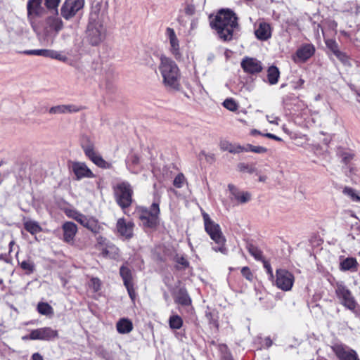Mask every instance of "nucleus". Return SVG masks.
Instances as JSON below:
<instances>
[{
	"label": "nucleus",
	"mask_w": 360,
	"mask_h": 360,
	"mask_svg": "<svg viewBox=\"0 0 360 360\" xmlns=\"http://www.w3.org/2000/svg\"><path fill=\"white\" fill-rule=\"evenodd\" d=\"M210 25L217 37L222 41H231L239 30L238 18L230 9H221L215 15H210Z\"/></svg>",
	"instance_id": "obj_1"
},
{
	"label": "nucleus",
	"mask_w": 360,
	"mask_h": 360,
	"mask_svg": "<svg viewBox=\"0 0 360 360\" xmlns=\"http://www.w3.org/2000/svg\"><path fill=\"white\" fill-rule=\"evenodd\" d=\"M60 1V0H28L27 3V18L34 32H38L37 19L44 16L46 8L54 9L57 12Z\"/></svg>",
	"instance_id": "obj_2"
},
{
	"label": "nucleus",
	"mask_w": 360,
	"mask_h": 360,
	"mask_svg": "<svg viewBox=\"0 0 360 360\" xmlns=\"http://www.w3.org/2000/svg\"><path fill=\"white\" fill-rule=\"evenodd\" d=\"M158 70L167 88L179 90L180 87V71L176 63L170 58L164 55L160 56Z\"/></svg>",
	"instance_id": "obj_3"
},
{
	"label": "nucleus",
	"mask_w": 360,
	"mask_h": 360,
	"mask_svg": "<svg viewBox=\"0 0 360 360\" xmlns=\"http://www.w3.org/2000/svg\"><path fill=\"white\" fill-rule=\"evenodd\" d=\"M160 196L158 192L154 193V201L149 208H141L139 212V219L146 231H154L160 223Z\"/></svg>",
	"instance_id": "obj_4"
},
{
	"label": "nucleus",
	"mask_w": 360,
	"mask_h": 360,
	"mask_svg": "<svg viewBox=\"0 0 360 360\" xmlns=\"http://www.w3.org/2000/svg\"><path fill=\"white\" fill-rule=\"evenodd\" d=\"M203 219L205 231L215 243V245L212 246L213 250L220 252L224 255L227 254V249L225 247L226 240L222 235L219 225L211 220L207 214H203Z\"/></svg>",
	"instance_id": "obj_5"
},
{
	"label": "nucleus",
	"mask_w": 360,
	"mask_h": 360,
	"mask_svg": "<svg viewBox=\"0 0 360 360\" xmlns=\"http://www.w3.org/2000/svg\"><path fill=\"white\" fill-rule=\"evenodd\" d=\"M106 30L102 22L93 18H90L86 30L85 40L91 46H96L101 44L105 39Z\"/></svg>",
	"instance_id": "obj_6"
},
{
	"label": "nucleus",
	"mask_w": 360,
	"mask_h": 360,
	"mask_svg": "<svg viewBox=\"0 0 360 360\" xmlns=\"http://www.w3.org/2000/svg\"><path fill=\"white\" fill-rule=\"evenodd\" d=\"M115 195L117 203L122 208L129 207L132 202L133 190L130 184L122 181L115 188Z\"/></svg>",
	"instance_id": "obj_7"
},
{
	"label": "nucleus",
	"mask_w": 360,
	"mask_h": 360,
	"mask_svg": "<svg viewBox=\"0 0 360 360\" xmlns=\"http://www.w3.org/2000/svg\"><path fill=\"white\" fill-rule=\"evenodd\" d=\"M63 28V22L57 15L47 17L43 25V34L47 40L53 39Z\"/></svg>",
	"instance_id": "obj_8"
},
{
	"label": "nucleus",
	"mask_w": 360,
	"mask_h": 360,
	"mask_svg": "<svg viewBox=\"0 0 360 360\" xmlns=\"http://www.w3.org/2000/svg\"><path fill=\"white\" fill-rule=\"evenodd\" d=\"M335 294L340 303L348 309L356 314V307L357 305L350 290L342 283H337L335 286Z\"/></svg>",
	"instance_id": "obj_9"
},
{
	"label": "nucleus",
	"mask_w": 360,
	"mask_h": 360,
	"mask_svg": "<svg viewBox=\"0 0 360 360\" xmlns=\"http://www.w3.org/2000/svg\"><path fill=\"white\" fill-rule=\"evenodd\" d=\"M82 148L86 156L91 160L96 166L102 169L112 168V164L105 161L101 155L95 150L94 146L91 141L82 143Z\"/></svg>",
	"instance_id": "obj_10"
},
{
	"label": "nucleus",
	"mask_w": 360,
	"mask_h": 360,
	"mask_svg": "<svg viewBox=\"0 0 360 360\" xmlns=\"http://www.w3.org/2000/svg\"><path fill=\"white\" fill-rule=\"evenodd\" d=\"M295 278L293 274L285 269H278L276 271L275 285L283 290L288 291L291 290Z\"/></svg>",
	"instance_id": "obj_11"
},
{
	"label": "nucleus",
	"mask_w": 360,
	"mask_h": 360,
	"mask_svg": "<svg viewBox=\"0 0 360 360\" xmlns=\"http://www.w3.org/2000/svg\"><path fill=\"white\" fill-rule=\"evenodd\" d=\"M84 5V0H65L60 8V14L65 20H70L79 13Z\"/></svg>",
	"instance_id": "obj_12"
},
{
	"label": "nucleus",
	"mask_w": 360,
	"mask_h": 360,
	"mask_svg": "<svg viewBox=\"0 0 360 360\" xmlns=\"http://www.w3.org/2000/svg\"><path fill=\"white\" fill-rule=\"evenodd\" d=\"M331 349L339 360H360L355 350L342 343H335Z\"/></svg>",
	"instance_id": "obj_13"
},
{
	"label": "nucleus",
	"mask_w": 360,
	"mask_h": 360,
	"mask_svg": "<svg viewBox=\"0 0 360 360\" xmlns=\"http://www.w3.org/2000/svg\"><path fill=\"white\" fill-rule=\"evenodd\" d=\"M120 274L122 278L124 285L127 288L129 297L132 301H134L136 298V294L134 287L131 270L129 267L122 265L120 268Z\"/></svg>",
	"instance_id": "obj_14"
},
{
	"label": "nucleus",
	"mask_w": 360,
	"mask_h": 360,
	"mask_svg": "<svg viewBox=\"0 0 360 360\" xmlns=\"http://www.w3.org/2000/svg\"><path fill=\"white\" fill-rule=\"evenodd\" d=\"M58 331L50 327H44L31 330L29 335L30 340H51L58 337Z\"/></svg>",
	"instance_id": "obj_15"
},
{
	"label": "nucleus",
	"mask_w": 360,
	"mask_h": 360,
	"mask_svg": "<svg viewBox=\"0 0 360 360\" xmlns=\"http://www.w3.org/2000/svg\"><path fill=\"white\" fill-rule=\"evenodd\" d=\"M315 51L312 44H303L297 49L293 60L295 63H305L314 55Z\"/></svg>",
	"instance_id": "obj_16"
},
{
	"label": "nucleus",
	"mask_w": 360,
	"mask_h": 360,
	"mask_svg": "<svg viewBox=\"0 0 360 360\" xmlns=\"http://www.w3.org/2000/svg\"><path fill=\"white\" fill-rule=\"evenodd\" d=\"M166 37L169 42V51L176 60H180L182 55L179 49V41L173 28L167 27L165 32Z\"/></svg>",
	"instance_id": "obj_17"
},
{
	"label": "nucleus",
	"mask_w": 360,
	"mask_h": 360,
	"mask_svg": "<svg viewBox=\"0 0 360 360\" xmlns=\"http://www.w3.org/2000/svg\"><path fill=\"white\" fill-rule=\"evenodd\" d=\"M79 217V223L92 233L98 234L103 231V224H100L95 218L85 215Z\"/></svg>",
	"instance_id": "obj_18"
},
{
	"label": "nucleus",
	"mask_w": 360,
	"mask_h": 360,
	"mask_svg": "<svg viewBox=\"0 0 360 360\" xmlns=\"http://www.w3.org/2000/svg\"><path fill=\"white\" fill-rule=\"evenodd\" d=\"M134 226V224L132 221H127L124 218L119 219L116 224L117 233L120 236L127 240L133 236Z\"/></svg>",
	"instance_id": "obj_19"
},
{
	"label": "nucleus",
	"mask_w": 360,
	"mask_h": 360,
	"mask_svg": "<svg viewBox=\"0 0 360 360\" xmlns=\"http://www.w3.org/2000/svg\"><path fill=\"white\" fill-rule=\"evenodd\" d=\"M63 240L70 245H72L75 241V236L77 233V225L72 221H65L63 224Z\"/></svg>",
	"instance_id": "obj_20"
},
{
	"label": "nucleus",
	"mask_w": 360,
	"mask_h": 360,
	"mask_svg": "<svg viewBox=\"0 0 360 360\" xmlns=\"http://www.w3.org/2000/svg\"><path fill=\"white\" fill-rule=\"evenodd\" d=\"M72 170L75 174L77 180H81L84 178H94L95 176L92 171L84 162H73L72 165Z\"/></svg>",
	"instance_id": "obj_21"
},
{
	"label": "nucleus",
	"mask_w": 360,
	"mask_h": 360,
	"mask_svg": "<svg viewBox=\"0 0 360 360\" xmlns=\"http://www.w3.org/2000/svg\"><path fill=\"white\" fill-rule=\"evenodd\" d=\"M255 34L257 39L266 41L271 37V28L268 22H259L255 27Z\"/></svg>",
	"instance_id": "obj_22"
},
{
	"label": "nucleus",
	"mask_w": 360,
	"mask_h": 360,
	"mask_svg": "<svg viewBox=\"0 0 360 360\" xmlns=\"http://www.w3.org/2000/svg\"><path fill=\"white\" fill-rule=\"evenodd\" d=\"M83 109V107L75 104L58 105L49 109V112L52 115L75 113Z\"/></svg>",
	"instance_id": "obj_23"
},
{
	"label": "nucleus",
	"mask_w": 360,
	"mask_h": 360,
	"mask_svg": "<svg viewBox=\"0 0 360 360\" xmlns=\"http://www.w3.org/2000/svg\"><path fill=\"white\" fill-rule=\"evenodd\" d=\"M174 302L182 306L188 307L193 309L191 306L192 300L184 288H179L174 295Z\"/></svg>",
	"instance_id": "obj_24"
},
{
	"label": "nucleus",
	"mask_w": 360,
	"mask_h": 360,
	"mask_svg": "<svg viewBox=\"0 0 360 360\" xmlns=\"http://www.w3.org/2000/svg\"><path fill=\"white\" fill-rule=\"evenodd\" d=\"M116 328L119 333L127 334L132 330L133 324L129 319L127 318H122L117 321L116 324Z\"/></svg>",
	"instance_id": "obj_25"
},
{
	"label": "nucleus",
	"mask_w": 360,
	"mask_h": 360,
	"mask_svg": "<svg viewBox=\"0 0 360 360\" xmlns=\"http://www.w3.org/2000/svg\"><path fill=\"white\" fill-rule=\"evenodd\" d=\"M41 56L44 58L56 59L64 63L68 60V58L65 55L62 54L60 51L53 49H42Z\"/></svg>",
	"instance_id": "obj_26"
},
{
	"label": "nucleus",
	"mask_w": 360,
	"mask_h": 360,
	"mask_svg": "<svg viewBox=\"0 0 360 360\" xmlns=\"http://www.w3.org/2000/svg\"><path fill=\"white\" fill-rule=\"evenodd\" d=\"M219 146L221 150L229 151L231 153H239L245 150L244 147L240 145L233 144L226 140L221 141Z\"/></svg>",
	"instance_id": "obj_27"
},
{
	"label": "nucleus",
	"mask_w": 360,
	"mask_h": 360,
	"mask_svg": "<svg viewBox=\"0 0 360 360\" xmlns=\"http://www.w3.org/2000/svg\"><path fill=\"white\" fill-rule=\"evenodd\" d=\"M358 262L354 257H347L340 262V269L342 271H356Z\"/></svg>",
	"instance_id": "obj_28"
},
{
	"label": "nucleus",
	"mask_w": 360,
	"mask_h": 360,
	"mask_svg": "<svg viewBox=\"0 0 360 360\" xmlns=\"http://www.w3.org/2000/svg\"><path fill=\"white\" fill-rule=\"evenodd\" d=\"M280 77V72L277 67L272 65L267 70V79L271 85H274L278 83Z\"/></svg>",
	"instance_id": "obj_29"
},
{
	"label": "nucleus",
	"mask_w": 360,
	"mask_h": 360,
	"mask_svg": "<svg viewBox=\"0 0 360 360\" xmlns=\"http://www.w3.org/2000/svg\"><path fill=\"white\" fill-rule=\"evenodd\" d=\"M231 195L238 202L244 203L248 200L247 193H241L235 186L229 184L228 186Z\"/></svg>",
	"instance_id": "obj_30"
},
{
	"label": "nucleus",
	"mask_w": 360,
	"mask_h": 360,
	"mask_svg": "<svg viewBox=\"0 0 360 360\" xmlns=\"http://www.w3.org/2000/svg\"><path fill=\"white\" fill-rule=\"evenodd\" d=\"M139 163V157L136 154L129 155L126 160V165L128 169L134 174H137L139 170L136 169V166Z\"/></svg>",
	"instance_id": "obj_31"
},
{
	"label": "nucleus",
	"mask_w": 360,
	"mask_h": 360,
	"mask_svg": "<svg viewBox=\"0 0 360 360\" xmlns=\"http://www.w3.org/2000/svg\"><path fill=\"white\" fill-rule=\"evenodd\" d=\"M18 264L27 275H30L35 271L34 262L30 258L22 262L18 261Z\"/></svg>",
	"instance_id": "obj_32"
},
{
	"label": "nucleus",
	"mask_w": 360,
	"mask_h": 360,
	"mask_svg": "<svg viewBox=\"0 0 360 360\" xmlns=\"http://www.w3.org/2000/svg\"><path fill=\"white\" fill-rule=\"evenodd\" d=\"M262 69V65L259 60L249 58V74L259 73Z\"/></svg>",
	"instance_id": "obj_33"
},
{
	"label": "nucleus",
	"mask_w": 360,
	"mask_h": 360,
	"mask_svg": "<svg viewBox=\"0 0 360 360\" xmlns=\"http://www.w3.org/2000/svg\"><path fill=\"white\" fill-rule=\"evenodd\" d=\"M37 311L45 316H51L53 314V307L47 302H39L37 304Z\"/></svg>",
	"instance_id": "obj_34"
},
{
	"label": "nucleus",
	"mask_w": 360,
	"mask_h": 360,
	"mask_svg": "<svg viewBox=\"0 0 360 360\" xmlns=\"http://www.w3.org/2000/svg\"><path fill=\"white\" fill-rule=\"evenodd\" d=\"M25 229L32 235L37 234L41 231L39 224L34 221H28L24 224Z\"/></svg>",
	"instance_id": "obj_35"
},
{
	"label": "nucleus",
	"mask_w": 360,
	"mask_h": 360,
	"mask_svg": "<svg viewBox=\"0 0 360 360\" xmlns=\"http://www.w3.org/2000/svg\"><path fill=\"white\" fill-rule=\"evenodd\" d=\"M169 325L172 329H180L183 326V320L179 315H172L169 319Z\"/></svg>",
	"instance_id": "obj_36"
},
{
	"label": "nucleus",
	"mask_w": 360,
	"mask_h": 360,
	"mask_svg": "<svg viewBox=\"0 0 360 360\" xmlns=\"http://www.w3.org/2000/svg\"><path fill=\"white\" fill-rule=\"evenodd\" d=\"M249 253L257 261L265 260L262 251L252 244H249Z\"/></svg>",
	"instance_id": "obj_37"
},
{
	"label": "nucleus",
	"mask_w": 360,
	"mask_h": 360,
	"mask_svg": "<svg viewBox=\"0 0 360 360\" xmlns=\"http://www.w3.org/2000/svg\"><path fill=\"white\" fill-rule=\"evenodd\" d=\"M339 155L342 158V161L345 165H348L354 158V154L351 151L340 150Z\"/></svg>",
	"instance_id": "obj_38"
},
{
	"label": "nucleus",
	"mask_w": 360,
	"mask_h": 360,
	"mask_svg": "<svg viewBox=\"0 0 360 360\" xmlns=\"http://www.w3.org/2000/svg\"><path fill=\"white\" fill-rule=\"evenodd\" d=\"M342 193L350 197L351 199L354 202H360V196H359L356 193L354 189L350 187H345L343 189Z\"/></svg>",
	"instance_id": "obj_39"
},
{
	"label": "nucleus",
	"mask_w": 360,
	"mask_h": 360,
	"mask_svg": "<svg viewBox=\"0 0 360 360\" xmlns=\"http://www.w3.org/2000/svg\"><path fill=\"white\" fill-rule=\"evenodd\" d=\"M256 342H259L258 349H262L263 347L269 348L272 345V340L269 338H265L264 340L262 338H257L254 344H256Z\"/></svg>",
	"instance_id": "obj_40"
},
{
	"label": "nucleus",
	"mask_w": 360,
	"mask_h": 360,
	"mask_svg": "<svg viewBox=\"0 0 360 360\" xmlns=\"http://www.w3.org/2000/svg\"><path fill=\"white\" fill-rule=\"evenodd\" d=\"M221 351V360H233L231 352L229 351L228 347L225 345L220 346Z\"/></svg>",
	"instance_id": "obj_41"
},
{
	"label": "nucleus",
	"mask_w": 360,
	"mask_h": 360,
	"mask_svg": "<svg viewBox=\"0 0 360 360\" xmlns=\"http://www.w3.org/2000/svg\"><path fill=\"white\" fill-rule=\"evenodd\" d=\"M268 149L264 146H254L252 144H249V152L263 154L267 153Z\"/></svg>",
	"instance_id": "obj_42"
},
{
	"label": "nucleus",
	"mask_w": 360,
	"mask_h": 360,
	"mask_svg": "<svg viewBox=\"0 0 360 360\" xmlns=\"http://www.w3.org/2000/svg\"><path fill=\"white\" fill-rule=\"evenodd\" d=\"M185 180L186 179L184 175L182 173H179L174 178L173 184L176 188H180L183 186Z\"/></svg>",
	"instance_id": "obj_43"
},
{
	"label": "nucleus",
	"mask_w": 360,
	"mask_h": 360,
	"mask_svg": "<svg viewBox=\"0 0 360 360\" xmlns=\"http://www.w3.org/2000/svg\"><path fill=\"white\" fill-rule=\"evenodd\" d=\"M223 105L226 109L234 111L237 108V104L235 101L232 98H227L223 102Z\"/></svg>",
	"instance_id": "obj_44"
},
{
	"label": "nucleus",
	"mask_w": 360,
	"mask_h": 360,
	"mask_svg": "<svg viewBox=\"0 0 360 360\" xmlns=\"http://www.w3.org/2000/svg\"><path fill=\"white\" fill-rule=\"evenodd\" d=\"M326 45L328 49H330L334 54L338 49V44L337 42L332 39H328L325 41Z\"/></svg>",
	"instance_id": "obj_45"
},
{
	"label": "nucleus",
	"mask_w": 360,
	"mask_h": 360,
	"mask_svg": "<svg viewBox=\"0 0 360 360\" xmlns=\"http://www.w3.org/2000/svg\"><path fill=\"white\" fill-rule=\"evenodd\" d=\"M261 134L263 136H265V137H267V138H269V139L278 141H283L281 138H280V137H278V136H276V135H274L273 134H271V133L261 134L259 131H258L256 129H254V130L251 131V134L252 135H255V134Z\"/></svg>",
	"instance_id": "obj_46"
},
{
	"label": "nucleus",
	"mask_w": 360,
	"mask_h": 360,
	"mask_svg": "<svg viewBox=\"0 0 360 360\" xmlns=\"http://www.w3.org/2000/svg\"><path fill=\"white\" fill-rule=\"evenodd\" d=\"M90 287L94 289L95 292H98L101 290V282L98 278H92L90 280Z\"/></svg>",
	"instance_id": "obj_47"
},
{
	"label": "nucleus",
	"mask_w": 360,
	"mask_h": 360,
	"mask_svg": "<svg viewBox=\"0 0 360 360\" xmlns=\"http://www.w3.org/2000/svg\"><path fill=\"white\" fill-rule=\"evenodd\" d=\"M334 55L344 64L349 63L348 56L345 53L342 52L339 49L334 53Z\"/></svg>",
	"instance_id": "obj_48"
},
{
	"label": "nucleus",
	"mask_w": 360,
	"mask_h": 360,
	"mask_svg": "<svg viewBox=\"0 0 360 360\" xmlns=\"http://www.w3.org/2000/svg\"><path fill=\"white\" fill-rule=\"evenodd\" d=\"M21 53L27 56H42V49H31V50H25Z\"/></svg>",
	"instance_id": "obj_49"
},
{
	"label": "nucleus",
	"mask_w": 360,
	"mask_h": 360,
	"mask_svg": "<svg viewBox=\"0 0 360 360\" xmlns=\"http://www.w3.org/2000/svg\"><path fill=\"white\" fill-rule=\"evenodd\" d=\"M96 241L99 245H105L106 247L111 248L112 249H115L116 251H118V249L117 248H115V246L108 245L107 243V239L102 236H98L96 237Z\"/></svg>",
	"instance_id": "obj_50"
},
{
	"label": "nucleus",
	"mask_w": 360,
	"mask_h": 360,
	"mask_svg": "<svg viewBox=\"0 0 360 360\" xmlns=\"http://www.w3.org/2000/svg\"><path fill=\"white\" fill-rule=\"evenodd\" d=\"M176 262L181 265L184 269L188 267L189 265L188 260L183 256L177 257L176 258Z\"/></svg>",
	"instance_id": "obj_51"
},
{
	"label": "nucleus",
	"mask_w": 360,
	"mask_h": 360,
	"mask_svg": "<svg viewBox=\"0 0 360 360\" xmlns=\"http://www.w3.org/2000/svg\"><path fill=\"white\" fill-rule=\"evenodd\" d=\"M185 13L188 15H192L195 12V8L193 4H187L185 7Z\"/></svg>",
	"instance_id": "obj_52"
},
{
	"label": "nucleus",
	"mask_w": 360,
	"mask_h": 360,
	"mask_svg": "<svg viewBox=\"0 0 360 360\" xmlns=\"http://www.w3.org/2000/svg\"><path fill=\"white\" fill-rule=\"evenodd\" d=\"M268 122L271 124H278L279 118L274 115H266Z\"/></svg>",
	"instance_id": "obj_53"
},
{
	"label": "nucleus",
	"mask_w": 360,
	"mask_h": 360,
	"mask_svg": "<svg viewBox=\"0 0 360 360\" xmlns=\"http://www.w3.org/2000/svg\"><path fill=\"white\" fill-rule=\"evenodd\" d=\"M264 267L266 269L267 274L271 276H273V270L271 269V264L266 262V260L263 261Z\"/></svg>",
	"instance_id": "obj_54"
},
{
	"label": "nucleus",
	"mask_w": 360,
	"mask_h": 360,
	"mask_svg": "<svg viewBox=\"0 0 360 360\" xmlns=\"http://www.w3.org/2000/svg\"><path fill=\"white\" fill-rule=\"evenodd\" d=\"M70 217H72V219H74L75 220H76L78 223H79V216H84V214H82V213H79L78 212H75L74 211L72 212V214H68Z\"/></svg>",
	"instance_id": "obj_55"
},
{
	"label": "nucleus",
	"mask_w": 360,
	"mask_h": 360,
	"mask_svg": "<svg viewBox=\"0 0 360 360\" xmlns=\"http://www.w3.org/2000/svg\"><path fill=\"white\" fill-rule=\"evenodd\" d=\"M241 67L245 72H248V56L244 57L242 60Z\"/></svg>",
	"instance_id": "obj_56"
},
{
	"label": "nucleus",
	"mask_w": 360,
	"mask_h": 360,
	"mask_svg": "<svg viewBox=\"0 0 360 360\" xmlns=\"http://www.w3.org/2000/svg\"><path fill=\"white\" fill-rule=\"evenodd\" d=\"M207 317L210 319V323L213 324L214 326L218 327V323L217 320H214L212 317V313H209L206 314Z\"/></svg>",
	"instance_id": "obj_57"
},
{
	"label": "nucleus",
	"mask_w": 360,
	"mask_h": 360,
	"mask_svg": "<svg viewBox=\"0 0 360 360\" xmlns=\"http://www.w3.org/2000/svg\"><path fill=\"white\" fill-rule=\"evenodd\" d=\"M32 360H44V358L39 353L36 352L32 355Z\"/></svg>",
	"instance_id": "obj_58"
},
{
	"label": "nucleus",
	"mask_w": 360,
	"mask_h": 360,
	"mask_svg": "<svg viewBox=\"0 0 360 360\" xmlns=\"http://www.w3.org/2000/svg\"><path fill=\"white\" fill-rule=\"evenodd\" d=\"M357 171L356 168L353 167L352 165H349V175L354 174Z\"/></svg>",
	"instance_id": "obj_59"
},
{
	"label": "nucleus",
	"mask_w": 360,
	"mask_h": 360,
	"mask_svg": "<svg viewBox=\"0 0 360 360\" xmlns=\"http://www.w3.org/2000/svg\"><path fill=\"white\" fill-rule=\"evenodd\" d=\"M241 273L245 278H248V266L243 267Z\"/></svg>",
	"instance_id": "obj_60"
},
{
	"label": "nucleus",
	"mask_w": 360,
	"mask_h": 360,
	"mask_svg": "<svg viewBox=\"0 0 360 360\" xmlns=\"http://www.w3.org/2000/svg\"><path fill=\"white\" fill-rule=\"evenodd\" d=\"M267 177L265 175H262V174H259V178H258V181L259 182H265V181L266 180Z\"/></svg>",
	"instance_id": "obj_61"
},
{
	"label": "nucleus",
	"mask_w": 360,
	"mask_h": 360,
	"mask_svg": "<svg viewBox=\"0 0 360 360\" xmlns=\"http://www.w3.org/2000/svg\"><path fill=\"white\" fill-rule=\"evenodd\" d=\"M238 167L240 171H244L246 169V166L245 165L244 163L238 164Z\"/></svg>",
	"instance_id": "obj_62"
},
{
	"label": "nucleus",
	"mask_w": 360,
	"mask_h": 360,
	"mask_svg": "<svg viewBox=\"0 0 360 360\" xmlns=\"http://www.w3.org/2000/svg\"><path fill=\"white\" fill-rule=\"evenodd\" d=\"M108 253H109V251L106 248L103 249L102 251V254L104 256H107L108 255Z\"/></svg>",
	"instance_id": "obj_63"
},
{
	"label": "nucleus",
	"mask_w": 360,
	"mask_h": 360,
	"mask_svg": "<svg viewBox=\"0 0 360 360\" xmlns=\"http://www.w3.org/2000/svg\"><path fill=\"white\" fill-rule=\"evenodd\" d=\"M248 172L249 174H252L254 172V169L252 167H249Z\"/></svg>",
	"instance_id": "obj_64"
}]
</instances>
